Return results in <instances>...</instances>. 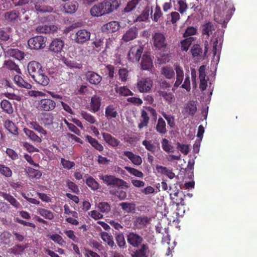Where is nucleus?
<instances>
[{"label":"nucleus","mask_w":257,"mask_h":257,"mask_svg":"<svg viewBox=\"0 0 257 257\" xmlns=\"http://www.w3.org/2000/svg\"><path fill=\"white\" fill-rule=\"evenodd\" d=\"M40 121L42 125L50 130H56L59 125L61 127L63 124L62 122L56 121L53 113L48 112L42 113Z\"/></svg>","instance_id":"obj_2"},{"label":"nucleus","mask_w":257,"mask_h":257,"mask_svg":"<svg viewBox=\"0 0 257 257\" xmlns=\"http://www.w3.org/2000/svg\"><path fill=\"white\" fill-rule=\"evenodd\" d=\"M138 30L136 27L130 28L123 35L122 39L125 42L133 40L137 38Z\"/></svg>","instance_id":"obj_16"},{"label":"nucleus","mask_w":257,"mask_h":257,"mask_svg":"<svg viewBox=\"0 0 257 257\" xmlns=\"http://www.w3.org/2000/svg\"><path fill=\"white\" fill-rule=\"evenodd\" d=\"M149 17V10L146 9L144 10L141 14L138 16L136 21V22H145L148 20Z\"/></svg>","instance_id":"obj_63"},{"label":"nucleus","mask_w":257,"mask_h":257,"mask_svg":"<svg viewBox=\"0 0 257 257\" xmlns=\"http://www.w3.org/2000/svg\"><path fill=\"white\" fill-rule=\"evenodd\" d=\"M87 185L93 191L97 190L100 188L99 184L92 177L89 176L85 181Z\"/></svg>","instance_id":"obj_43"},{"label":"nucleus","mask_w":257,"mask_h":257,"mask_svg":"<svg viewBox=\"0 0 257 257\" xmlns=\"http://www.w3.org/2000/svg\"><path fill=\"white\" fill-rule=\"evenodd\" d=\"M116 92L120 95L124 96L134 95L133 92L126 86H122L116 88Z\"/></svg>","instance_id":"obj_55"},{"label":"nucleus","mask_w":257,"mask_h":257,"mask_svg":"<svg viewBox=\"0 0 257 257\" xmlns=\"http://www.w3.org/2000/svg\"><path fill=\"white\" fill-rule=\"evenodd\" d=\"M156 169L162 174H163L167 176L169 179H173L175 177V173H174L172 170L168 169L165 167L162 166H157Z\"/></svg>","instance_id":"obj_47"},{"label":"nucleus","mask_w":257,"mask_h":257,"mask_svg":"<svg viewBox=\"0 0 257 257\" xmlns=\"http://www.w3.org/2000/svg\"><path fill=\"white\" fill-rule=\"evenodd\" d=\"M115 239L117 246L120 249L126 248V243L125 240L124 236L122 232H116L115 233Z\"/></svg>","instance_id":"obj_33"},{"label":"nucleus","mask_w":257,"mask_h":257,"mask_svg":"<svg viewBox=\"0 0 257 257\" xmlns=\"http://www.w3.org/2000/svg\"><path fill=\"white\" fill-rule=\"evenodd\" d=\"M37 213L41 216L48 220H52L54 218V213L50 210L39 208L37 209Z\"/></svg>","instance_id":"obj_40"},{"label":"nucleus","mask_w":257,"mask_h":257,"mask_svg":"<svg viewBox=\"0 0 257 257\" xmlns=\"http://www.w3.org/2000/svg\"><path fill=\"white\" fill-rule=\"evenodd\" d=\"M194 40V38L192 37H190L182 40L180 42V48L181 51L187 52Z\"/></svg>","instance_id":"obj_42"},{"label":"nucleus","mask_w":257,"mask_h":257,"mask_svg":"<svg viewBox=\"0 0 257 257\" xmlns=\"http://www.w3.org/2000/svg\"><path fill=\"white\" fill-rule=\"evenodd\" d=\"M6 65L8 69L14 70L18 73H21V70L18 65L12 60H8L6 62Z\"/></svg>","instance_id":"obj_59"},{"label":"nucleus","mask_w":257,"mask_h":257,"mask_svg":"<svg viewBox=\"0 0 257 257\" xmlns=\"http://www.w3.org/2000/svg\"><path fill=\"white\" fill-rule=\"evenodd\" d=\"M1 108L3 111L9 114H11L14 112V109L11 103L7 99H3L1 102Z\"/></svg>","instance_id":"obj_39"},{"label":"nucleus","mask_w":257,"mask_h":257,"mask_svg":"<svg viewBox=\"0 0 257 257\" xmlns=\"http://www.w3.org/2000/svg\"><path fill=\"white\" fill-rule=\"evenodd\" d=\"M162 114L166 120L168 126L171 128H174L175 126V116L172 114L168 115L165 112H163Z\"/></svg>","instance_id":"obj_51"},{"label":"nucleus","mask_w":257,"mask_h":257,"mask_svg":"<svg viewBox=\"0 0 257 257\" xmlns=\"http://www.w3.org/2000/svg\"><path fill=\"white\" fill-rule=\"evenodd\" d=\"M46 38L42 36H37L30 38L28 44L31 49L38 50L45 47Z\"/></svg>","instance_id":"obj_8"},{"label":"nucleus","mask_w":257,"mask_h":257,"mask_svg":"<svg viewBox=\"0 0 257 257\" xmlns=\"http://www.w3.org/2000/svg\"><path fill=\"white\" fill-rule=\"evenodd\" d=\"M90 13L93 17H100L104 15L100 3L95 5L91 8Z\"/></svg>","instance_id":"obj_46"},{"label":"nucleus","mask_w":257,"mask_h":257,"mask_svg":"<svg viewBox=\"0 0 257 257\" xmlns=\"http://www.w3.org/2000/svg\"><path fill=\"white\" fill-rule=\"evenodd\" d=\"M18 9L6 12L5 14L6 20L13 23L18 22Z\"/></svg>","instance_id":"obj_34"},{"label":"nucleus","mask_w":257,"mask_h":257,"mask_svg":"<svg viewBox=\"0 0 257 257\" xmlns=\"http://www.w3.org/2000/svg\"><path fill=\"white\" fill-rule=\"evenodd\" d=\"M175 70L176 72V81L174 84L175 87H178L182 83L184 78V71L179 65L175 66Z\"/></svg>","instance_id":"obj_28"},{"label":"nucleus","mask_w":257,"mask_h":257,"mask_svg":"<svg viewBox=\"0 0 257 257\" xmlns=\"http://www.w3.org/2000/svg\"><path fill=\"white\" fill-rule=\"evenodd\" d=\"M48 236L50 239L61 246H63L66 243L62 237L58 234H50Z\"/></svg>","instance_id":"obj_49"},{"label":"nucleus","mask_w":257,"mask_h":257,"mask_svg":"<svg viewBox=\"0 0 257 257\" xmlns=\"http://www.w3.org/2000/svg\"><path fill=\"white\" fill-rule=\"evenodd\" d=\"M64 41L60 38L54 39L49 46L50 51L54 53H61L64 47Z\"/></svg>","instance_id":"obj_13"},{"label":"nucleus","mask_w":257,"mask_h":257,"mask_svg":"<svg viewBox=\"0 0 257 257\" xmlns=\"http://www.w3.org/2000/svg\"><path fill=\"white\" fill-rule=\"evenodd\" d=\"M123 155L127 157L136 166H140L142 163V158L139 155L134 154L132 152L128 151H124Z\"/></svg>","instance_id":"obj_23"},{"label":"nucleus","mask_w":257,"mask_h":257,"mask_svg":"<svg viewBox=\"0 0 257 257\" xmlns=\"http://www.w3.org/2000/svg\"><path fill=\"white\" fill-rule=\"evenodd\" d=\"M151 221V218L145 216H140L136 218L134 221V225L138 229L144 228Z\"/></svg>","instance_id":"obj_18"},{"label":"nucleus","mask_w":257,"mask_h":257,"mask_svg":"<svg viewBox=\"0 0 257 257\" xmlns=\"http://www.w3.org/2000/svg\"><path fill=\"white\" fill-rule=\"evenodd\" d=\"M101 98L97 95H93L91 98L90 103V109L92 112H97L100 108Z\"/></svg>","instance_id":"obj_22"},{"label":"nucleus","mask_w":257,"mask_h":257,"mask_svg":"<svg viewBox=\"0 0 257 257\" xmlns=\"http://www.w3.org/2000/svg\"><path fill=\"white\" fill-rule=\"evenodd\" d=\"M0 174L5 177L10 178L12 177L13 172L9 167L4 164H0Z\"/></svg>","instance_id":"obj_52"},{"label":"nucleus","mask_w":257,"mask_h":257,"mask_svg":"<svg viewBox=\"0 0 257 257\" xmlns=\"http://www.w3.org/2000/svg\"><path fill=\"white\" fill-rule=\"evenodd\" d=\"M197 33V29L196 28L192 26L188 27L183 34V37L185 38L190 37L194 35Z\"/></svg>","instance_id":"obj_64"},{"label":"nucleus","mask_w":257,"mask_h":257,"mask_svg":"<svg viewBox=\"0 0 257 257\" xmlns=\"http://www.w3.org/2000/svg\"><path fill=\"white\" fill-rule=\"evenodd\" d=\"M170 198L173 204H176V205H184V198L185 195L182 191L177 190L174 191V192L170 193Z\"/></svg>","instance_id":"obj_12"},{"label":"nucleus","mask_w":257,"mask_h":257,"mask_svg":"<svg viewBox=\"0 0 257 257\" xmlns=\"http://www.w3.org/2000/svg\"><path fill=\"white\" fill-rule=\"evenodd\" d=\"M158 95L162 97L164 100L168 104H171L175 100L174 96L171 92H168L165 91H159Z\"/></svg>","instance_id":"obj_38"},{"label":"nucleus","mask_w":257,"mask_h":257,"mask_svg":"<svg viewBox=\"0 0 257 257\" xmlns=\"http://www.w3.org/2000/svg\"><path fill=\"white\" fill-rule=\"evenodd\" d=\"M127 243L133 247L138 248L143 244V237L136 232H128L126 235Z\"/></svg>","instance_id":"obj_6"},{"label":"nucleus","mask_w":257,"mask_h":257,"mask_svg":"<svg viewBox=\"0 0 257 257\" xmlns=\"http://www.w3.org/2000/svg\"><path fill=\"white\" fill-rule=\"evenodd\" d=\"M104 15L108 14L118 8L121 0H107L100 3Z\"/></svg>","instance_id":"obj_4"},{"label":"nucleus","mask_w":257,"mask_h":257,"mask_svg":"<svg viewBox=\"0 0 257 257\" xmlns=\"http://www.w3.org/2000/svg\"><path fill=\"white\" fill-rule=\"evenodd\" d=\"M214 30V25L211 22H208L202 26V34L210 36Z\"/></svg>","instance_id":"obj_45"},{"label":"nucleus","mask_w":257,"mask_h":257,"mask_svg":"<svg viewBox=\"0 0 257 257\" xmlns=\"http://www.w3.org/2000/svg\"><path fill=\"white\" fill-rule=\"evenodd\" d=\"M99 178L108 187L118 189H127L129 187L126 181L113 175H102Z\"/></svg>","instance_id":"obj_1"},{"label":"nucleus","mask_w":257,"mask_h":257,"mask_svg":"<svg viewBox=\"0 0 257 257\" xmlns=\"http://www.w3.org/2000/svg\"><path fill=\"white\" fill-rule=\"evenodd\" d=\"M91 34L85 29H81L72 35V40L78 44H83L90 38Z\"/></svg>","instance_id":"obj_5"},{"label":"nucleus","mask_w":257,"mask_h":257,"mask_svg":"<svg viewBox=\"0 0 257 257\" xmlns=\"http://www.w3.org/2000/svg\"><path fill=\"white\" fill-rule=\"evenodd\" d=\"M119 205L122 209L127 213L132 212L136 209L135 204L133 203L122 202Z\"/></svg>","instance_id":"obj_50"},{"label":"nucleus","mask_w":257,"mask_h":257,"mask_svg":"<svg viewBox=\"0 0 257 257\" xmlns=\"http://www.w3.org/2000/svg\"><path fill=\"white\" fill-rule=\"evenodd\" d=\"M18 21L22 23H26L30 18L29 15L27 14V11H28V8H22L18 9Z\"/></svg>","instance_id":"obj_37"},{"label":"nucleus","mask_w":257,"mask_h":257,"mask_svg":"<svg viewBox=\"0 0 257 257\" xmlns=\"http://www.w3.org/2000/svg\"><path fill=\"white\" fill-rule=\"evenodd\" d=\"M5 127L10 133L14 135H18V127L12 121L7 120L5 122Z\"/></svg>","instance_id":"obj_41"},{"label":"nucleus","mask_w":257,"mask_h":257,"mask_svg":"<svg viewBox=\"0 0 257 257\" xmlns=\"http://www.w3.org/2000/svg\"><path fill=\"white\" fill-rule=\"evenodd\" d=\"M184 109L186 113L190 116H194L197 111V105L195 101H189L186 104Z\"/></svg>","instance_id":"obj_31"},{"label":"nucleus","mask_w":257,"mask_h":257,"mask_svg":"<svg viewBox=\"0 0 257 257\" xmlns=\"http://www.w3.org/2000/svg\"><path fill=\"white\" fill-rule=\"evenodd\" d=\"M28 173L31 178L36 179L40 178L42 175L41 171L32 168H28Z\"/></svg>","instance_id":"obj_57"},{"label":"nucleus","mask_w":257,"mask_h":257,"mask_svg":"<svg viewBox=\"0 0 257 257\" xmlns=\"http://www.w3.org/2000/svg\"><path fill=\"white\" fill-rule=\"evenodd\" d=\"M28 71L29 74L33 78L36 75L42 73V71L44 70L43 69L42 66L40 63L33 61L29 63Z\"/></svg>","instance_id":"obj_11"},{"label":"nucleus","mask_w":257,"mask_h":257,"mask_svg":"<svg viewBox=\"0 0 257 257\" xmlns=\"http://www.w3.org/2000/svg\"><path fill=\"white\" fill-rule=\"evenodd\" d=\"M140 247L133 251L132 257H148L149 251V245L147 243H143Z\"/></svg>","instance_id":"obj_15"},{"label":"nucleus","mask_w":257,"mask_h":257,"mask_svg":"<svg viewBox=\"0 0 257 257\" xmlns=\"http://www.w3.org/2000/svg\"><path fill=\"white\" fill-rule=\"evenodd\" d=\"M11 56L16 58L18 60H22L24 58V53L17 49H11L9 50Z\"/></svg>","instance_id":"obj_53"},{"label":"nucleus","mask_w":257,"mask_h":257,"mask_svg":"<svg viewBox=\"0 0 257 257\" xmlns=\"http://www.w3.org/2000/svg\"><path fill=\"white\" fill-rule=\"evenodd\" d=\"M191 52L193 57H198L202 53V49L199 45L195 44L192 46Z\"/></svg>","instance_id":"obj_62"},{"label":"nucleus","mask_w":257,"mask_h":257,"mask_svg":"<svg viewBox=\"0 0 257 257\" xmlns=\"http://www.w3.org/2000/svg\"><path fill=\"white\" fill-rule=\"evenodd\" d=\"M162 74L167 79H171L175 76L174 70L172 68L164 67L162 68Z\"/></svg>","instance_id":"obj_54"},{"label":"nucleus","mask_w":257,"mask_h":257,"mask_svg":"<svg viewBox=\"0 0 257 257\" xmlns=\"http://www.w3.org/2000/svg\"><path fill=\"white\" fill-rule=\"evenodd\" d=\"M80 115L83 119H84L87 122L90 124H94L96 122L95 117L86 111L82 110L80 112Z\"/></svg>","instance_id":"obj_48"},{"label":"nucleus","mask_w":257,"mask_h":257,"mask_svg":"<svg viewBox=\"0 0 257 257\" xmlns=\"http://www.w3.org/2000/svg\"><path fill=\"white\" fill-rule=\"evenodd\" d=\"M155 130L157 132L162 136H164L167 133L166 123L162 117H160L158 118Z\"/></svg>","instance_id":"obj_24"},{"label":"nucleus","mask_w":257,"mask_h":257,"mask_svg":"<svg viewBox=\"0 0 257 257\" xmlns=\"http://www.w3.org/2000/svg\"><path fill=\"white\" fill-rule=\"evenodd\" d=\"M105 114V117L108 119L116 118L118 116L116 108L113 105H109L106 106Z\"/></svg>","instance_id":"obj_32"},{"label":"nucleus","mask_w":257,"mask_h":257,"mask_svg":"<svg viewBox=\"0 0 257 257\" xmlns=\"http://www.w3.org/2000/svg\"><path fill=\"white\" fill-rule=\"evenodd\" d=\"M86 76L87 80L92 84L97 85L102 80V77L93 71H88Z\"/></svg>","instance_id":"obj_19"},{"label":"nucleus","mask_w":257,"mask_h":257,"mask_svg":"<svg viewBox=\"0 0 257 257\" xmlns=\"http://www.w3.org/2000/svg\"><path fill=\"white\" fill-rule=\"evenodd\" d=\"M85 137L86 141L88 142L95 149L99 152H102L104 148L103 146L99 143L96 139L89 135H86Z\"/></svg>","instance_id":"obj_30"},{"label":"nucleus","mask_w":257,"mask_h":257,"mask_svg":"<svg viewBox=\"0 0 257 257\" xmlns=\"http://www.w3.org/2000/svg\"><path fill=\"white\" fill-rule=\"evenodd\" d=\"M24 132L28 138L32 141L36 143H41L42 142L41 137L36 135L33 131L28 128H24Z\"/></svg>","instance_id":"obj_36"},{"label":"nucleus","mask_w":257,"mask_h":257,"mask_svg":"<svg viewBox=\"0 0 257 257\" xmlns=\"http://www.w3.org/2000/svg\"><path fill=\"white\" fill-rule=\"evenodd\" d=\"M141 69L144 70H150L153 66V60L147 54H144L141 61Z\"/></svg>","instance_id":"obj_21"},{"label":"nucleus","mask_w":257,"mask_h":257,"mask_svg":"<svg viewBox=\"0 0 257 257\" xmlns=\"http://www.w3.org/2000/svg\"><path fill=\"white\" fill-rule=\"evenodd\" d=\"M124 169L131 175L136 176L139 178H143L144 177V174L142 172L134 168H132L128 166L124 167Z\"/></svg>","instance_id":"obj_56"},{"label":"nucleus","mask_w":257,"mask_h":257,"mask_svg":"<svg viewBox=\"0 0 257 257\" xmlns=\"http://www.w3.org/2000/svg\"><path fill=\"white\" fill-rule=\"evenodd\" d=\"M0 196L3 197L8 201L14 208L16 209L22 208V206L20 203L10 194L0 191Z\"/></svg>","instance_id":"obj_14"},{"label":"nucleus","mask_w":257,"mask_h":257,"mask_svg":"<svg viewBox=\"0 0 257 257\" xmlns=\"http://www.w3.org/2000/svg\"><path fill=\"white\" fill-rule=\"evenodd\" d=\"M56 107V101L49 98H42L37 103L38 110L44 112L53 111Z\"/></svg>","instance_id":"obj_3"},{"label":"nucleus","mask_w":257,"mask_h":257,"mask_svg":"<svg viewBox=\"0 0 257 257\" xmlns=\"http://www.w3.org/2000/svg\"><path fill=\"white\" fill-rule=\"evenodd\" d=\"M143 51L141 46H135L132 47L128 53V58L132 62H139Z\"/></svg>","instance_id":"obj_9"},{"label":"nucleus","mask_w":257,"mask_h":257,"mask_svg":"<svg viewBox=\"0 0 257 257\" xmlns=\"http://www.w3.org/2000/svg\"><path fill=\"white\" fill-rule=\"evenodd\" d=\"M78 3L76 2H70L65 3L63 6V11L65 13L73 14L78 9Z\"/></svg>","instance_id":"obj_29"},{"label":"nucleus","mask_w":257,"mask_h":257,"mask_svg":"<svg viewBox=\"0 0 257 257\" xmlns=\"http://www.w3.org/2000/svg\"><path fill=\"white\" fill-rule=\"evenodd\" d=\"M100 236L103 241L106 242L111 249L116 248V245L115 244L113 237L111 235L109 234L106 232L103 231L100 233Z\"/></svg>","instance_id":"obj_25"},{"label":"nucleus","mask_w":257,"mask_h":257,"mask_svg":"<svg viewBox=\"0 0 257 257\" xmlns=\"http://www.w3.org/2000/svg\"><path fill=\"white\" fill-rule=\"evenodd\" d=\"M31 127L40 133L41 135H43L45 136L47 135V131L39 124L36 122H32L31 123Z\"/></svg>","instance_id":"obj_58"},{"label":"nucleus","mask_w":257,"mask_h":257,"mask_svg":"<svg viewBox=\"0 0 257 257\" xmlns=\"http://www.w3.org/2000/svg\"><path fill=\"white\" fill-rule=\"evenodd\" d=\"M102 137L106 143L112 147H117L120 142L114 137H112L110 134L106 133H102Z\"/></svg>","instance_id":"obj_26"},{"label":"nucleus","mask_w":257,"mask_h":257,"mask_svg":"<svg viewBox=\"0 0 257 257\" xmlns=\"http://www.w3.org/2000/svg\"><path fill=\"white\" fill-rule=\"evenodd\" d=\"M27 247L21 244H16L9 249L8 252L15 255L21 254Z\"/></svg>","instance_id":"obj_44"},{"label":"nucleus","mask_w":257,"mask_h":257,"mask_svg":"<svg viewBox=\"0 0 257 257\" xmlns=\"http://www.w3.org/2000/svg\"><path fill=\"white\" fill-rule=\"evenodd\" d=\"M14 80L16 84L19 87L25 88L28 89L32 88V85L27 82H26L24 79L19 75H15Z\"/></svg>","instance_id":"obj_35"},{"label":"nucleus","mask_w":257,"mask_h":257,"mask_svg":"<svg viewBox=\"0 0 257 257\" xmlns=\"http://www.w3.org/2000/svg\"><path fill=\"white\" fill-rule=\"evenodd\" d=\"M119 24L117 21H111L102 27L103 32L111 33L116 32L119 28Z\"/></svg>","instance_id":"obj_17"},{"label":"nucleus","mask_w":257,"mask_h":257,"mask_svg":"<svg viewBox=\"0 0 257 257\" xmlns=\"http://www.w3.org/2000/svg\"><path fill=\"white\" fill-rule=\"evenodd\" d=\"M150 117L146 110L141 109L140 122L138 124V128L141 130L144 127H147L149 124Z\"/></svg>","instance_id":"obj_27"},{"label":"nucleus","mask_w":257,"mask_h":257,"mask_svg":"<svg viewBox=\"0 0 257 257\" xmlns=\"http://www.w3.org/2000/svg\"><path fill=\"white\" fill-rule=\"evenodd\" d=\"M33 79L37 83L43 86L48 85L50 81L49 78L44 73V71L36 75Z\"/></svg>","instance_id":"obj_20"},{"label":"nucleus","mask_w":257,"mask_h":257,"mask_svg":"<svg viewBox=\"0 0 257 257\" xmlns=\"http://www.w3.org/2000/svg\"><path fill=\"white\" fill-rule=\"evenodd\" d=\"M163 13L159 6L156 5L155 9V13L152 18L153 21L157 22L159 19L162 16Z\"/></svg>","instance_id":"obj_61"},{"label":"nucleus","mask_w":257,"mask_h":257,"mask_svg":"<svg viewBox=\"0 0 257 257\" xmlns=\"http://www.w3.org/2000/svg\"><path fill=\"white\" fill-rule=\"evenodd\" d=\"M154 46L156 49L164 51L167 44L164 35L161 33H155L153 37Z\"/></svg>","instance_id":"obj_7"},{"label":"nucleus","mask_w":257,"mask_h":257,"mask_svg":"<svg viewBox=\"0 0 257 257\" xmlns=\"http://www.w3.org/2000/svg\"><path fill=\"white\" fill-rule=\"evenodd\" d=\"M118 75L121 81L125 82L128 78V71L126 68H120L118 70Z\"/></svg>","instance_id":"obj_60"},{"label":"nucleus","mask_w":257,"mask_h":257,"mask_svg":"<svg viewBox=\"0 0 257 257\" xmlns=\"http://www.w3.org/2000/svg\"><path fill=\"white\" fill-rule=\"evenodd\" d=\"M153 86V81L150 78H142L137 82V88L140 92H149Z\"/></svg>","instance_id":"obj_10"}]
</instances>
